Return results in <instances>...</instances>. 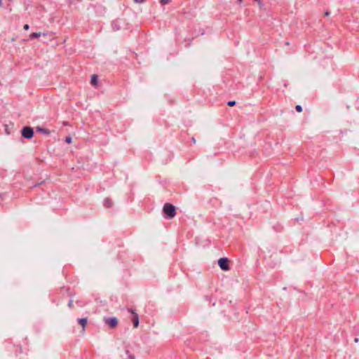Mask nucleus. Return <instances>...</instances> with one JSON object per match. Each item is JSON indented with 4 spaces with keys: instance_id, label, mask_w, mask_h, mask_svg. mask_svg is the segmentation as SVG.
<instances>
[{
    "instance_id": "obj_1",
    "label": "nucleus",
    "mask_w": 359,
    "mask_h": 359,
    "mask_svg": "<svg viewBox=\"0 0 359 359\" xmlns=\"http://www.w3.org/2000/svg\"><path fill=\"white\" fill-rule=\"evenodd\" d=\"M163 210L169 218H173L176 215L175 207L170 203H165Z\"/></svg>"
},
{
    "instance_id": "obj_2",
    "label": "nucleus",
    "mask_w": 359,
    "mask_h": 359,
    "mask_svg": "<svg viewBox=\"0 0 359 359\" xmlns=\"http://www.w3.org/2000/svg\"><path fill=\"white\" fill-rule=\"evenodd\" d=\"M22 135L25 138L31 139L34 135L33 129L30 127H24L22 130Z\"/></svg>"
},
{
    "instance_id": "obj_3",
    "label": "nucleus",
    "mask_w": 359,
    "mask_h": 359,
    "mask_svg": "<svg viewBox=\"0 0 359 359\" xmlns=\"http://www.w3.org/2000/svg\"><path fill=\"white\" fill-rule=\"evenodd\" d=\"M228 259L226 258H220L218 260V264L221 269L224 271H229V266L228 264Z\"/></svg>"
},
{
    "instance_id": "obj_4",
    "label": "nucleus",
    "mask_w": 359,
    "mask_h": 359,
    "mask_svg": "<svg viewBox=\"0 0 359 359\" xmlns=\"http://www.w3.org/2000/svg\"><path fill=\"white\" fill-rule=\"evenodd\" d=\"M104 320L107 325H108L111 328H114L116 327L118 324V319L115 317L114 318H104Z\"/></svg>"
},
{
    "instance_id": "obj_5",
    "label": "nucleus",
    "mask_w": 359,
    "mask_h": 359,
    "mask_svg": "<svg viewBox=\"0 0 359 359\" xmlns=\"http://www.w3.org/2000/svg\"><path fill=\"white\" fill-rule=\"evenodd\" d=\"M131 313L133 314V322L134 327L136 328L138 327V325H139V318H138L137 314L135 312L131 311Z\"/></svg>"
},
{
    "instance_id": "obj_6",
    "label": "nucleus",
    "mask_w": 359,
    "mask_h": 359,
    "mask_svg": "<svg viewBox=\"0 0 359 359\" xmlns=\"http://www.w3.org/2000/svg\"><path fill=\"white\" fill-rule=\"evenodd\" d=\"M78 323H79V325H81L82 326V327H83V332L84 330H85V327L87 325V318H79L78 319Z\"/></svg>"
},
{
    "instance_id": "obj_7",
    "label": "nucleus",
    "mask_w": 359,
    "mask_h": 359,
    "mask_svg": "<svg viewBox=\"0 0 359 359\" xmlns=\"http://www.w3.org/2000/svg\"><path fill=\"white\" fill-rule=\"evenodd\" d=\"M98 83V78L96 75H93L91 77V83L96 86Z\"/></svg>"
},
{
    "instance_id": "obj_8",
    "label": "nucleus",
    "mask_w": 359,
    "mask_h": 359,
    "mask_svg": "<svg viewBox=\"0 0 359 359\" xmlns=\"http://www.w3.org/2000/svg\"><path fill=\"white\" fill-rule=\"evenodd\" d=\"M37 130L39 131H41V132L45 133V134H47V135L50 134V131L48 130H47V129L38 128Z\"/></svg>"
},
{
    "instance_id": "obj_9",
    "label": "nucleus",
    "mask_w": 359,
    "mask_h": 359,
    "mask_svg": "<svg viewBox=\"0 0 359 359\" xmlns=\"http://www.w3.org/2000/svg\"><path fill=\"white\" fill-rule=\"evenodd\" d=\"M41 35V34L40 32H39V33H32V34H30V38H32V39L37 38V37H39Z\"/></svg>"
},
{
    "instance_id": "obj_10",
    "label": "nucleus",
    "mask_w": 359,
    "mask_h": 359,
    "mask_svg": "<svg viewBox=\"0 0 359 359\" xmlns=\"http://www.w3.org/2000/svg\"><path fill=\"white\" fill-rule=\"evenodd\" d=\"M65 142L67 144H70L72 142V137L70 136L67 137L65 139Z\"/></svg>"
},
{
    "instance_id": "obj_11",
    "label": "nucleus",
    "mask_w": 359,
    "mask_h": 359,
    "mask_svg": "<svg viewBox=\"0 0 359 359\" xmlns=\"http://www.w3.org/2000/svg\"><path fill=\"white\" fill-rule=\"evenodd\" d=\"M126 354L128 355L129 359H135V356L130 354L128 351H126Z\"/></svg>"
},
{
    "instance_id": "obj_12",
    "label": "nucleus",
    "mask_w": 359,
    "mask_h": 359,
    "mask_svg": "<svg viewBox=\"0 0 359 359\" xmlns=\"http://www.w3.org/2000/svg\"><path fill=\"white\" fill-rule=\"evenodd\" d=\"M171 0H161V4L163 5L168 4Z\"/></svg>"
},
{
    "instance_id": "obj_13",
    "label": "nucleus",
    "mask_w": 359,
    "mask_h": 359,
    "mask_svg": "<svg viewBox=\"0 0 359 359\" xmlns=\"http://www.w3.org/2000/svg\"><path fill=\"white\" fill-rule=\"evenodd\" d=\"M259 5V7H262L263 6V3L262 0H255Z\"/></svg>"
},
{
    "instance_id": "obj_14",
    "label": "nucleus",
    "mask_w": 359,
    "mask_h": 359,
    "mask_svg": "<svg viewBox=\"0 0 359 359\" xmlns=\"http://www.w3.org/2000/svg\"><path fill=\"white\" fill-rule=\"evenodd\" d=\"M235 104H236V102H235V101H229V102H228V103H227V104H228L229 106H233V105H235Z\"/></svg>"
},
{
    "instance_id": "obj_15",
    "label": "nucleus",
    "mask_w": 359,
    "mask_h": 359,
    "mask_svg": "<svg viewBox=\"0 0 359 359\" xmlns=\"http://www.w3.org/2000/svg\"><path fill=\"white\" fill-rule=\"evenodd\" d=\"M296 109H297L298 111H302V107H301L300 105H297V106L296 107Z\"/></svg>"
},
{
    "instance_id": "obj_16",
    "label": "nucleus",
    "mask_w": 359,
    "mask_h": 359,
    "mask_svg": "<svg viewBox=\"0 0 359 359\" xmlns=\"http://www.w3.org/2000/svg\"><path fill=\"white\" fill-rule=\"evenodd\" d=\"M68 306H69V307H70V308H71V307H72V306H73V300H70V301L69 302V303H68Z\"/></svg>"
},
{
    "instance_id": "obj_17",
    "label": "nucleus",
    "mask_w": 359,
    "mask_h": 359,
    "mask_svg": "<svg viewBox=\"0 0 359 359\" xmlns=\"http://www.w3.org/2000/svg\"><path fill=\"white\" fill-rule=\"evenodd\" d=\"M137 4H142L145 0H134Z\"/></svg>"
},
{
    "instance_id": "obj_18",
    "label": "nucleus",
    "mask_w": 359,
    "mask_h": 359,
    "mask_svg": "<svg viewBox=\"0 0 359 359\" xmlns=\"http://www.w3.org/2000/svg\"><path fill=\"white\" fill-rule=\"evenodd\" d=\"M24 29H25V30H27V29H29V25H24Z\"/></svg>"
},
{
    "instance_id": "obj_19",
    "label": "nucleus",
    "mask_w": 359,
    "mask_h": 359,
    "mask_svg": "<svg viewBox=\"0 0 359 359\" xmlns=\"http://www.w3.org/2000/svg\"><path fill=\"white\" fill-rule=\"evenodd\" d=\"M106 203H107L109 205H111V202L109 199H106Z\"/></svg>"
},
{
    "instance_id": "obj_20",
    "label": "nucleus",
    "mask_w": 359,
    "mask_h": 359,
    "mask_svg": "<svg viewBox=\"0 0 359 359\" xmlns=\"http://www.w3.org/2000/svg\"><path fill=\"white\" fill-rule=\"evenodd\" d=\"M191 140H192V142L195 144V143H196V139H195L194 137H192V138H191Z\"/></svg>"
},
{
    "instance_id": "obj_21",
    "label": "nucleus",
    "mask_w": 359,
    "mask_h": 359,
    "mask_svg": "<svg viewBox=\"0 0 359 359\" xmlns=\"http://www.w3.org/2000/svg\"><path fill=\"white\" fill-rule=\"evenodd\" d=\"M239 3H242L243 0H238Z\"/></svg>"
},
{
    "instance_id": "obj_22",
    "label": "nucleus",
    "mask_w": 359,
    "mask_h": 359,
    "mask_svg": "<svg viewBox=\"0 0 359 359\" xmlns=\"http://www.w3.org/2000/svg\"><path fill=\"white\" fill-rule=\"evenodd\" d=\"M358 339H355V342H358Z\"/></svg>"
},
{
    "instance_id": "obj_23",
    "label": "nucleus",
    "mask_w": 359,
    "mask_h": 359,
    "mask_svg": "<svg viewBox=\"0 0 359 359\" xmlns=\"http://www.w3.org/2000/svg\"><path fill=\"white\" fill-rule=\"evenodd\" d=\"M1 1H2V0H0V6H1Z\"/></svg>"
}]
</instances>
